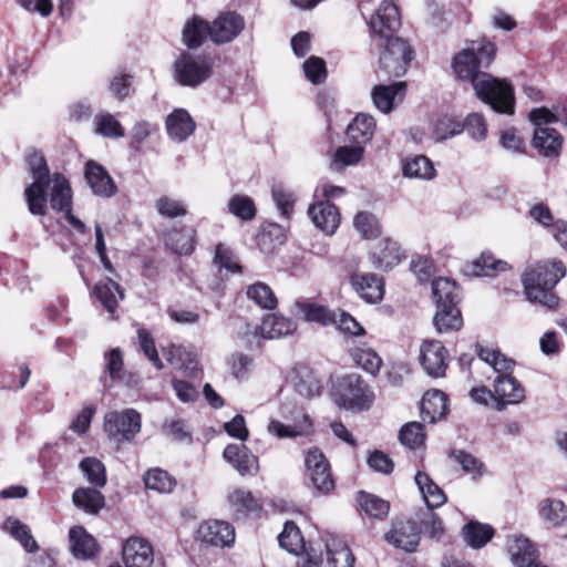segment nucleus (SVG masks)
<instances>
[{
	"label": "nucleus",
	"instance_id": "nucleus-1",
	"mask_svg": "<svg viewBox=\"0 0 567 567\" xmlns=\"http://www.w3.org/2000/svg\"><path fill=\"white\" fill-rule=\"evenodd\" d=\"M495 44L486 39L472 41L453 60V69L462 80L471 81L476 95L499 113L514 111V91L505 81H501L480 69L488 68L495 58Z\"/></svg>",
	"mask_w": 567,
	"mask_h": 567
},
{
	"label": "nucleus",
	"instance_id": "nucleus-2",
	"mask_svg": "<svg viewBox=\"0 0 567 567\" xmlns=\"http://www.w3.org/2000/svg\"><path fill=\"white\" fill-rule=\"evenodd\" d=\"M565 275L566 268L561 261L538 262L523 275L524 291L527 299L549 310L556 309L559 299L553 292V289Z\"/></svg>",
	"mask_w": 567,
	"mask_h": 567
},
{
	"label": "nucleus",
	"instance_id": "nucleus-3",
	"mask_svg": "<svg viewBox=\"0 0 567 567\" xmlns=\"http://www.w3.org/2000/svg\"><path fill=\"white\" fill-rule=\"evenodd\" d=\"M433 298L436 303V313L433 322L439 333L457 331L463 326V318L457 302L460 290L455 281L440 277L432 282Z\"/></svg>",
	"mask_w": 567,
	"mask_h": 567
},
{
	"label": "nucleus",
	"instance_id": "nucleus-4",
	"mask_svg": "<svg viewBox=\"0 0 567 567\" xmlns=\"http://www.w3.org/2000/svg\"><path fill=\"white\" fill-rule=\"evenodd\" d=\"M29 171L33 183L25 188L24 195L31 214L43 216L47 213L50 169L44 155L32 148L27 155Z\"/></svg>",
	"mask_w": 567,
	"mask_h": 567
},
{
	"label": "nucleus",
	"instance_id": "nucleus-5",
	"mask_svg": "<svg viewBox=\"0 0 567 567\" xmlns=\"http://www.w3.org/2000/svg\"><path fill=\"white\" fill-rule=\"evenodd\" d=\"M210 55L182 52L173 64V78L182 86L198 87L213 74Z\"/></svg>",
	"mask_w": 567,
	"mask_h": 567
},
{
	"label": "nucleus",
	"instance_id": "nucleus-6",
	"mask_svg": "<svg viewBox=\"0 0 567 567\" xmlns=\"http://www.w3.org/2000/svg\"><path fill=\"white\" fill-rule=\"evenodd\" d=\"M380 45H384L379 58V71L384 78H399L405 74L410 62L413 59V50L409 42L402 38L384 40Z\"/></svg>",
	"mask_w": 567,
	"mask_h": 567
},
{
	"label": "nucleus",
	"instance_id": "nucleus-7",
	"mask_svg": "<svg viewBox=\"0 0 567 567\" xmlns=\"http://www.w3.org/2000/svg\"><path fill=\"white\" fill-rule=\"evenodd\" d=\"M528 120L534 127L532 142H563V136L550 124L560 122L567 126V105H554L551 109L540 106L532 109Z\"/></svg>",
	"mask_w": 567,
	"mask_h": 567
},
{
	"label": "nucleus",
	"instance_id": "nucleus-8",
	"mask_svg": "<svg viewBox=\"0 0 567 567\" xmlns=\"http://www.w3.org/2000/svg\"><path fill=\"white\" fill-rule=\"evenodd\" d=\"M374 401V393L360 374L344 375L339 382L337 403L348 410H369Z\"/></svg>",
	"mask_w": 567,
	"mask_h": 567
},
{
	"label": "nucleus",
	"instance_id": "nucleus-9",
	"mask_svg": "<svg viewBox=\"0 0 567 567\" xmlns=\"http://www.w3.org/2000/svg\"><path fill=\"white\" fill-rule=\"evenodd\" d=\"M141 414L134 409L113 411L104 416V431L118 443L131 442L141 432Z\"/></svg>",
	"mask_w": 567,
	"mask_h": 567
},
{
	"label": "nucleus",
	"instance_id": "nucleus-10",
	"mask_svg": "<svg viewBox=\"0 0 567 567\" xmlns=\"http://www.w3.org/2000/svg\"><path fill=\"white\" fill-rule=\"evenodd\" d=\"M368 23L374 38L381 41L394 39L393 34L401 25L398 6L392 0H383Z\"/></svg>",
	"mask_w": 567,
	"mask_h": 567
},
{
	"label": "nucleus",
	"instance_id": "nucleus-11",
	"mask_svg": "<svg viewBox=\"0 0 567 567\" xmlns=\"http://www.w3.org/2000/svg\"><path fill=\"white\" fill-rule=\"evenodd\" d=\"M450 355L446 348L439 340H424L420 347V363L423 370L432 378L445 375Z\"/></svg>",
	"mask_w": 567,
	"mask_h": 567
},
{
	"label": "nucleus",
	"instance_id": "nucleus-12",
	"mask_svg": "<svg viewBox=\"0 0 567 567\" xmlns=\"http://www.w3.org/2000/svg\"><path fill=\"white\" fill-rule=\"evenodd\" d=\"M305 463L315 489L327 494L334 488L330 465L321 451L318 449L309 450Z\"/></svg>",
	"mask_w": 567,
	"mask_h": 567
},
{
	"label": "nucleus",
	"instance_id": "nucleus-13",
	"mask_svg": "<svg viewBox=\"0 0 567 567\" xmlns=\"http://www.w3.org/2000/svg\"><path fill=\"white\" fill-rule=\"evenodd\" d=\"M245 25V19L239 13L221 12L210 23V40L216 44L229 43L243 32Z\"/></svg>",
	"mask_w": 567,
	"mask_h": 567
},
{
	"label": "nucleus",
	"instance_id": "nucleus-14",
	"mask_svg": "<svg viewBox=\"0 0 567 567\" xmlns=\"http://www.w3.org/2000/svg\"><path fill=\"white\" fill-rule=\"evenodd\" d=\"M389 544L405 551H413L420 543V528L415 522L409 519L395 520L392 528L385 534Z\"/></svg>",
	"mask_w": 567,
	"mask_h": 567
},
{
	"label": "nucleus",
	"instance_id": "nucleus-15",
	"mask_svg": "<svg viewBox=\"0 0 567 567\" xmlns=\"http://www.w3.org/2000/svg\"><path fill=\"white\" fill-rule=\"evenodd\" d=\"M84 177L95 196L111 198L117 193V187L107 171L94 161L85 164Z\"/></svg>",
	"mask_w": 567,
	"mask_h": 567
},
{
	"label": "nucleus",
	"instance_id": "nucleus-16",
	"mask_svg": "<svg viewBox=\"0 0 567 567\" xmlns=\"http://www.w3.org/2000/svg\"><path fill=\"white\" fill-rule=\"evenodd\" d=\"M493 391L498 410H503L507 404H518L525 399L524 388L513 375L496 377Z\"/></svg>",
	"mask_w": 567,
	"mask_h": 567
},
{
	"label": "nucleus",
	"instance_id": "nucleus-17",
	"mask_svg": "<svg viewBox=\"0 0 567 567\" xmlns=\"http://www.w3.org/2000/svg\"><path fill=\"white\" fill-rule=\"evenodd\" d=\"M197 533L204 543L217 547L230 546L235 542L234 527L223 520L205 522L199 526Z\"/></svg>",
	"mask_w": 567,
	"mask_h": 567
},
{
	"label": "nucleus",
	"instance_id": "nucleus-18",
	"mask_svg": "<svg viewBox=\"0 0 567 567\" xmlns=\"http://www.w3.org/2000/svg\"><path fill=\"white\" fill-rule=\"evenodd\" d=\"M223 456L241 476L256 475L259 471L258 457L245 445L228 444L224 450Z\"/></svg>",
	"mask_w": 567,
	"mask_h": 567
},
{
	"label": "nucleus",
	"instance_id": "nucleus-19",
	"mask_svg": "<svg viewBox=\"0 0 567 567\" xmlns=\"http://www.w3.org/2000/svg\"><path fill=\"white\" fill-rule=\"evenodd\" d=\"M327 561L330 567H353L355 558L346 542L337 535L326 533L322 536Z\"/></svg>",
	"mask_w": 567,
	"mask_h": 567
},
{
	"label": "nucleus",
	"instance_id": "nucleus-20",
	"mask_svg": "<svg viewBox=\"0 0 567 567\" xmlns=\"http://www.w3.org/2000/svg\"><path fill=\"white\" fill-rule=\"evenodd\" d=\"M122 556L126 567H150L154 560L151 545L137 537L126 540Z\"/></svg>",
	"mask_w": 567,
	"mask_h": 567
},
{
	"label": "nucleus",
	"instance_id": "nucleus-21",
	"mask_svg": "<svg viewBox=\"0 0 567 567\" xmlns=\"http://www.w3.org/2000/svg\"><path fill=\"white\" fill-rule=\"evenodd\" d=\"M308 215L319 229L326 234H333L340 224V213L336 205L329 200H321L311 205Z\"/></svg>",
	"mask_w": 567,
	"mask_h": 567
},
{
	"label": "nucleus",
	"instance_id": "nucleus-22",
	"mask_svg": "<svg viewBox=\"0 0 567 567\" xmlns=\"http://www.w3.org/2000/svg\"><path fill=\"white\" fill-rule=\"evenodd\" d=\"M70 549L78 559H92L100 553L96 539L82 526H74L69 532Z\"/></svg>",
	"mask_w": 567,
	"mask_h": 567
},
{
	"label": "nucleus",
	"instance_id": "nucleus-23",
	"mask_svg": "<svg viewBox=\"0 0 567 567\" xmlns=\"http://www.w3.org/2000/svg\"><path fill=\"white\" fill-rule=\"evenodd\" d=\"M353 289L368 302H379L383 297V282L374 274L354 272L350 277Z\"/></svg>",
	"mask_w": 567,
	"mask_h": 567
},
{
	"label": "nucleus",
	"instance_id": "nucleus-24",
	"mask_svg": "<svg viewBox=\"0 0 567 567\" xmlns=\"http://www.w3.org/2000/svg\"><path fill=\"white\" fill-rule=\"evenodd\" d=\"M406 83L403 81L394 82L389 85L379 84L372 89L371 97L374 106L382 113L388 114L394 107L395 99L404 96Z\"/></svg>",
	"mask_w": 567,
	"mask_h": 567
},
{
	"label": "nucleus",
	"instance_id": "nucleus-25",
	"mask_svg": "<svg viewBox=\"0 0 567 567\" xmlns=\"http://www.w3.org/2000/svg\"><path fill=\"white\" fill-rule=\"evenodd\" d=\"M166 130L172 140L183 142L195 131L196 124L189 113L184 109L174 110L166 117Z\"/></svg>",
	"mask_w": 567,
	"mask_h": 567
},
{
	"label": "nucleus",
	"instance_id": "nucleus-26",
	"mask_svg": "<svg viewBox=\"0 0 567 567\" xmlns=\"http://www.w3.org/2000/svg\"><path fill=\"white\" fill-rule=\"evenodd\" d=\"M447 413V398L440 390L427 391L421 400V416L424 422L434 423Z\"/></svg>",
	"mask_w": 567,
	"mask_h": 567
},
{
	"label": "nucleus",
	"instance_id": "nucleus-27",
	"mask_svg": "<svg viewBox=\"0 0 567 567\" xmlns=\"http://www.w3.org/2000/svg\"><path fill=\"white\" fill-rule=\"evenodd\" d=\"M296 313L306 321L317 322L321 326H329L337 321V315L327 307L300 298L295 302Z\"/></svg>",
	"mask_w": 567,
	"mask_h": 567
},
{
	"label": "nucleus",
	"instance_id": "nucleus-28",
	"mask_svg": "<svg viewBox=\"0 0 567 567\" xmlns=\"http://www.w3.org/2000/svg\"><path fill=\"white\" fill-rule=\"evenodd\" d=\"M364 153L361 144H343L331 154L329 167L333 172H342L346 167L358 164Z\"/></svg>",
	"mask_w": 567,
	"mask_h": 567
},
{
	"label": "nucleus",
	"instance_id": "nucleus-29",
	"mask_svg": "<svg viewBox=\"0 0 567 567\" xmlns=\"http://www.w3.org/2000/svg\"><path fill=\"white\" fill-rule=\"evenodd\" d=\"M415 484L421 492L429 508H436L445 504L446 496L442 488L426 474L419 471L414 477Z\"/></svg>",
	"mask_w": 567,
	"mask_h": 567
},
{
	"label": "nucleus",
	"instance_id": "nucleus-30",
	"mask_svg": "<svg viewBox=\"0 0 567 567\" xmlns=\"http://www.w3.org/2000/svg\"><path fill=\"white\" fill-rule=\"evenodd\" d=\"M210 39V23L198 16L189 19L183 29V42L189 49L199 48L206 38Z\"/></svg>",
	"mask_w": 567,
	"mask_h": 567
},
{
	"label": "nucleus",
	"instance_id": "nucleus-31",
	"mask_svg": "<svg viewBox=\"0 0 567 567\" xmlns=\"http://www.w3.org/2000/svg\"><path fill=\"white\" fill-rule=\"evenodd\" d=\"M266 339H278L292 333L297 329L293 320L277 315H268L258 327Z\"/></svg>",
	"mask_w": 567,
	"mask_h": 567
},
{
	"label": "nucleus",
	"instance_id": "nucleus-32",
	"mask_svg": "<svg viewBox=\"0 0 567 567\" xmlns=\"http://www.w3.org/2000/svg\"><path fill=\"white\" fill-rule=\"evenodd\" d=\"M402 175L406 178L431 181L435 177L436 171L430 158L424 155H416L403 161Z\"/></svg>",
	"mask_w": 567,
	"mask_h": 567
},
{
	"label": "nucleus",
	"instance_id": "nucleus-33",
	"mask_svg": "<svg viewBox=\"0 0 567 567\" xmlns=\"http://www.w3.org/2000/svg\"><path fill=\"white\" fill-rule=\"evenodd\" d=\"M72 501L74 505L87 514H97L105 506L103 494L91 487H79L73 492Z\"/></svg>",
	"mask_w": 567,
	"mask_h": 567
},
{
	"label": "nucleus",
	"instance_id": "nucleus-34",
	"mask_svg": "<svg viewBox=\"0 0 567 567\" xmlns=\"http://www.w3.org/2000/svg\"><path fill=\"white\" fill-rule=\"evenodd\" d=\"M403 254L396 241L384 238L372 254V260L377 268L389 269L399 264Z\"/></svg>",
	"mask_w": 567,
	"mask_h": 567
},
{
	"label": "nucleus",
	"instance_id": "nucleus-35",
	"mask_svg": "<svg viewBox=\"0 0 567 567\" xmlns=\"http://www.w3.org/2000/svg\"><path fill=\"white\" fill-rule=\"evenodd\" d=\"M508 551L514 565L517 567L534 566V563L538 559L537 550L534 545L529 539L522 536L513 539L508 545Z\"/></svg>",
	"mask_w": 567,
	"mask_h": 567
},
{
	"label": "nucleus",
	"instance_id": "nucleus-36",
	"mask_svg": "<svg viewBox=\"0 0 567 567\" xmlns=\"http://www.w3.org/2000/svg\"><path fill=\"white\" fill-rule=\"evenodd\" d=\"M349 354L358 367L373 377L379 373L383 363L375 350L365 344L351 348Z\"/></svg>",
	"mask_w": 567,
	"mask_h": 567
},
{
	"label": "nucleus",
	"instance_id": "nucleus-37",
	"mask_svg": "<svg viewBox=\"0 0 567 567\" xmlns=\"http://www.w3.org/2000/svg\"><path fill=\"white\" fill-rule=\"evenodd\" d=\"M93 291L97 300L110 313L115 312L118 299L124 298L120 285L110 278L97 282Z\"/></svg>",
	"mask_w": 567,
	"mask_h": 567
},
{
	"label": "nucleus",
	"instance_id": "nucleus-38",
	"mask_svg": "<svg viewBox=\"0 0 567 567\" xmlns=\"http://www.w3.org/2000/svg\"><path fill=\"white\" fill-rule=\"evenodd\" d=\"M52 182L50 205L53 209L65 213L72 208V189L70 183L60 174H55Z\"/></svg>",
	"mask_w": 567,
	"mask_h": 567
},
{
	"label": "nucleus",
	"instance_id": "nucleus-39",
	"mask_svg": "<svg viewBox=\"0 0 567 567\" xmlns=\"http://www.w3.org/2000/svg\"><path fill=\"white\" fill-rule=\"evenodd\" d=\"M375 127L377 124L373 116L360 113L347 126V136L350 142H370Z\"/></svg>",
	"mask_w": 567,
	"mask_h": 567
},
{
	"label": "nucleus",
	"instance_id": "nucleus-40",
	"mask_svg": "<svg viewBox=\"0 0 567 567\" xmlns=\"http://www.w3.org/2000/svg\"><path fill=\"white\" fill-rule=\"evenodd\" d=\"M507 262L495 259L491 254L483 252L477 259L473 260L464 267V272L467 276H492L497 271H505Z\"/></svg>",
	"mask_w": 567,
	"mask_h": 567
},
{
	"label": "nucleus",
	"instance_id": "nucleus-41",
	"mask_svg": "<svg viewBox=\"0 0 567 567\" xmlns=\"http://www.w3.org/2000/svg\"><path fill=\"white\" fill-rule=\"evenodd\" d=\"M165 245L177 255H190L196 245V231H185L183 229H173L167 234Z\"/></svg>",
	"mask_w": 567,
	"mask_h": 567
},
{
	"label": "nucleus",
	"instance_id": "nucleus-42",
	"mask_svg": "<svg viewBox=\"0 0 567 567\" xmlns=\"http://www.w3.org/2000/svg\"><path fill=\"white\" fill-rule=\"evenodd\" d=\"M105 373L107 375L102 377L101 381L104 386L111 388L115 382H120L124 379V361L122 351L118 348H114L105 353Z\"/></svg>",
	"mask_w": 567,
	"mask_h": 567
},
{
	"label": "nucleus",
	"instance_id": "nucleus-43",
	"mask_svg": "<svg viewBox=\"0 0 567 567\" xmlns=\"http://www.w3.org/2000/svg\"><path fill=\"white\" fill-rule=\"evenodd\" d=\"M478 358L491 365L497 373V377L512 375L515 361L501 353L498 350L478 348Z\"/></svg>",
	"mask_w": 567,
	"mask_h": 567
},
{
	"label": "nucleus",
	"instance_id": "nucleus-44",
	"mask_svg": "<svg viewBox=\"0 0 567 567\" xmlns=\"http://www.w3.org/2000/svg\"><path fill=\"white\" fill-rule=\"evenodd\" d=\"M540 517L554 527L567 523V506L557 498H546L539 507Z\"/></svg>",
	"mask_w": 567,
	"mask_h": 567
},
{
	"label": "nucleus",
	"instance_id": "nucleus-45",
	"mask_svg": "<svg viewBox=\"0 0 567 567\" xmlns=\"http://www.w3.org/2000/svg\"><path fill=\"white\" fill-rule=\"evenodd\" d=\"M494 529L489 525L470 522L463 527V536L468 546L481 548L493 537Z\"/></svg>",
	"mask_w": 567,
	"mask_h": 567
},
{
	"label": "nucleus",
	"instance_id": "nucleus-46",
	"mask_svg": "<svg viewBox=\"0 0 567 567\" xmlns=\"http://www.w3.org/2000/svg\"><path fill=\"white\" fill-rule=\"evenodd\" d=\"M357 501L361 509L370 517L384 519L389 514V502L380 498L377 495L359 492Z\"/></svg>",
	"mask_w": 567,
	"mask_h": 567
},
{
	"label": "nucleus",
	"instance_id": "nucleus-47",
	"mask_svg": "<svg viewBox=\"0 0 567 567\" xmlns=\"http://www.w3.org/2000/svg\"><path fill=\"white\" fill-rule=\"evenodd\" d=\"M227 501L236 513L244 516L257 512L260 508L252 494L244 488H235L229 492Z\"/></svg>",
	"mask_w": 567,
	"mask_h": 567
},
{
	"label": "nucleus",
	"instance_id": "nucleus-48",
	"mask_svg": "<svg viewBox=\"0 0 567 567\" xmlns=\"http://www.w3.org/2000/svg\"><path fill=\"white\" fill-rule=\"evenodd\" d=\"M145 487L158 493H171L175 485V478L166 471L152 468L144 476Z\"/></svg>",
	"mask_w": 567,
	"mask_h": 567
},
{
	"label": "nucleus",
	"instance_id": "nucleus-49",
	"mask_svg": "<svg viewBox=\"0 0 567 567\" xmlns=\"http://www.w3.org/2000/svg\"><path fill=\"white\" fill-rule=\"evenodd\" d=\"M278 542L281 548L291 554H299L303 547V538L297 525L292 522H287L284 525L282 532L278 536Z\"/></svg>",
	"mask_w": 567,
	"mask_h": 567
},
{
	"label": "nucleus",
	"instance_id": "nucleus-50",
	"mask_svg": "<svg viewBox=\"0 0 567 567\" xmlns=\"http://www.w3.org/2000/svg\"><path fill=\"white\" fill-rule=\"evenodd\" d=\"M4 527L27 551L32 553L38 549V544L31 535V530L28 525L22 524L17 518L10 517L6 520Z\"/></svg>",
	"mask_w": 567,
	"mask_h": 567
},
{
	"label": "nucleus",
	"instance_id": "nucleus-51",
	"mask_svg": "<svg viewBox=\"0 0 567 567\" xmlns=\"http://www.w3.org/2000/svg\"><path fill=\"white\" fill-rule=\"evenodd\" d=\"M94 131L106 138H121L124 136V128L121 123L110 113H101L94 117Z\"/></svg>",
	"mask_w": 567,
	"mask_h": 567
},
{
	"label": "nucleus",
	"instance_id": "nucleus-52",
	"mask_svg": "<svg viewBox=\"0 0 567 567\" xmlns=\"http://www.w3.org/2000/svg\"><path fill=\"white\" fill-rule=\"evenodd\" d=\"M80 468L87 481L96 487H103L106 484V471L104 464L95 457H85L80 463Z\"/></svg>",
	"mask_w": 567,
	"mask_h": 567
},
{
	"label": "nucleus",
	"instance_id": "nucleus-53",
	"mask_svg": "<svg viewBox=\"0 0 567 567\" xmlns=\"http://www.w3.org/2000/svg\"><path fill=\"white\" fill-rule=\"evenodd\" d=\"M247 297L264 309H274L277 306V298L269 286L257 282L247 288Z\"/></svg>",
	"mask_w": 567,
	"mask_h": 567
},
{
	"label": "nucleus",
	"instance_id": "nucleus-54",
	"mask_svg": "<svg viewBox=\"0 0 567 567\" xmlns=\"http://www.w3.org/2000/svg\"><path fill=\"white\" fill-rule=\"evenodd\" d=\"M353 226L365 239H372L380 235L381 227L378 218L368 212H360L354 216Z\"/></svg>",
	"mask_w": 567,
	"mask_h": 567
},
{
	"label": "nucleus",
	"instance_id": "nucleus-55",
	"mask_svg": "<svg viewBox=\"0 0 567 567\" xmlns=\"http://www.w3.org/2000/svg\"><path fill=\"white\" fill-rule=\"evenodd\" d=\"M271 196L281 216L289 218L293 212L295 194L282 184H275L271 188Z\"/></svg>",
	"mask_w": 567,
	"mask_h": 567
},
{
	"label": "nucleus",
	"instance_id": "nucleus-56",
	"mask_svg": "<svg viewBox=\"0 0 567 567\" xmlns=\"http://www.w3.org/2000/svg\"><path fill=\"white\" fill-rule=\"evenodd\" d=\"M228 210L243 220H251L256 216L254 200L246 195H234L228 202Z\"/></svg>",
	"mask_w": 567,
	"mask_h": 567
},
{
	"label": "nucleus",
	"instance_id": "nucleus-57",
	"mask_svg": "<svg viewBox=\"0 0 567 567\" xmlns=\"http://www.w3.org/2000/svg\"><path fill=\"white\" fill-rule=\"evenodd\" d=\"M399 439L404 446L411 450L417 449L425 440L423 425L419 422H410L403 425L399 433Z\"/></svg>",
	"mask_w": 567,
	"mask_h": 567
},
{
	"label": "nucleus",
	"instance_id": "nucleus-58",
	"mask_svg": "<svg viewBox=\"0 0 567 567\" xmlns=\"http://www.w3.org/2000/svg\"><path fill=\"white\" fill-rule=\"evenodd\" d=\"M433 130L437 140L445 141L462 133L464 131V125L450 116H444L435 122Z\"/></svg>",
	"mask_w": 567,
	"mask_h": 567
},
{
	"label": "nucleus",
	"instance_id": "nucleus-59",
	"mask_svg": "<svg viewBox=\"0 0 567 567\" xmlns=\"http://www.w3.org/2000/svg\"><path fill=\"white\" fill-rule=\"evenodd\" d=\"M310 427V420L305 415L302 424L298 426L285 425L279 421H271L268 429L278 437H296L306 434Z\"/></svg>",
	"mask_w": 567,
	"mask_h": 567
},
{
	"label": "nucleus",
	"instance_id": "nucleus-60",
	"mask_svg": "<svg viewBox=\"0 0 567 567\" xmlns=\"http://www.w3.org/2000/svg\"><path fill=\"white\" fill-rule=\"evenodd\" d=\"M303 72L306 78L313 84H319L327 76L326 62L318 56H310L303 62Z\"/></svg>",
	"mask_w": 567,
	"mask_h": 567
},
{
	"label": "nucleus",
	"instance_id": "nucleus-61",
	"mask_svg": "<svg viewBox=\"0 0 567 567\" xmlns=\"http://www.w3.org/2000/svg\"><path fill=\"white\" fill-rule=\"evenodd\" d=\"M140 348L147 359L153 363L156 369L163 368L157 350L155 348L154 340L151 333L146 329H138L137 331Z\"/></svg>",
	"mask_w": 567,
	"mask_h": 567
},
{
	"label": "nucleus",
	"instance_id": "nucleus-62",
	"mask_svg": "<svg viewBox=\"0 0 567 567\" xmlns=\"http://www.w3.org/2000/svg\"><path fill=\"white\" fill-rule=\"evenodd\" d=\"M156 209L157 212L165 217L175 218L178 216H185L187 209L185 205L176 199H173L168 196H163L156 200Z\"/></svg>",
	"mask_w": 567,
	"mask_h": 567
},
{
	"label": "nucleus",
	"instance_id": "nucleus-63",
	"mask_svg": "<svg viewBox=\"0 0 567 567\" xmlns=\"http://www.w3.org/2000/svg\"><path fill=\"white\" fill-rule=\"evenodd\" d=\"M419 528L420 532L423 530L425 535L436 539H440L444 533L442 519L431 511L422 516Z\"/></svg>",
	"mask_w": 567,
	"mask_h": 567
},
{
	"label": "nucleus",
	"instance_id": "nucleus-64",
	"mask_svg": "<svg viewBox=\"0 0 567 567\" xmlns=\"http://www.w3.org/2000/svg\"><path fill=\"white\" fill-rule=\"evenodd\" d=\"M464 130L468 136L473 140H485L487 136V127L484 117L481 114H470L465 123H463Z\"/></svg>",
	"mask_w": 567,
	"mask_h": 567
}]
</instances>
